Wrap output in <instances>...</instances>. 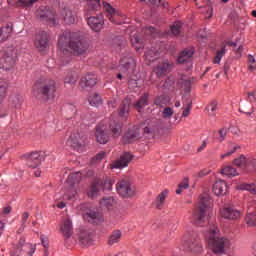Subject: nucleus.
I'll return each instance as SVG.
<instances>
[{"instance_id":"1","label":"nucleus","mask_w":256,"mask_h":256,"mask_svg":"<svg viewBox=\"0 0 256 256\" xmlns=\"http://www.w3.org/2000/svg\"><path fill=\"white\" fill-rule=\"evenodd\" d=\"M58 47L63 55L83 57L89 51V39L77 32H68L59 37Z\"/></svg>"},{"instance_id":"2","label":"nucleus","mask_w":256,"mask_h":256,"mask_svg":"<svg viewBox=\"0 0 256 256\" xmlns=\"http://www.w3.org/2000/svg\"><path fill=\"white\" fill-rule=\"evenodd\" d=\"M34 97L43 103H49L55 99L57 93V83L55 80L41 78L37 80L33 88Z\"/></svg>"},{"instance_id":"3","label":"nucleus","mask_w":256,"mask_h":256,"mask_svg":"<svg viewBox=\"0 0 256 256\" xmlns=\"http://www.w3.org/2000/svg\"><path fill=\"white\" fill-rule=\"evenodd\" d=\"M206 241L215 255H225V249L229 247V240L221 236L219 228L215 226L209 230L206 235Z\"/></svg>"},{"instance_id":"4","label":"nucleus","mask_w":256,"mask_h":256,"mask_svg":"<svg viewBox=\"0 0 256 256\" xmlns=\"http://www.w3.org/2000/svg\"><path fill=\"white\" fill-rule=\"evenodd\" d=\"M210 197L209 194L204 193L200 195L198 203L192 212L191 223L196 227H203L207 220V209H209Z\"/></svg>"},{"instance_id":"5","label":"nucleus","mask_w":256,"mask_h":256,"mask_svg":"<svg viewBox=\"0 0 256 256\" xmlns=\"http://www.w3.org/2000/svg\"><path fill=\"white\" fill-rule=\"evenodd\" d=\"M17 63V50L15 47H8L0 52V69L11 71Z\"/></svg>"},{"instance_id":"6","label":"nucleus","mask_w":256,"mask_h":256,"mask_svg":"<svg viewBox=\"0 0 256 256\" xmlns=\"http://www.w3.org/2000/svg\"><path fill=\"white\" fill-rule=\"evenodd\" d=\"M111 189H113V181L111 179L96 178L92 181L87 195L90 199H95L100 191H111Z\"/></svg>"},{"instance_id":"7","label":"nucleus","mask_w":256,"mask_h":256,"mask_svg":"<svg viewBox=\"0 0 256 256\" xmlns=\"http://www.w3.org/2000/svg\"><path fill=\"white\" fill-rule=\"evenodd\" d=\"M116 189L120 197L123 199H131L137 195V189L129 179H122L116 184Z\"/></svg>"},{"instance_id":"8","label":"nucleus","mask_w":256,"mask_h":256,"mask_svg":"<svg viewBox=\"0 0 256 256\" xmlns=\"http://www.w3.org/2000/svg\"><path fill=\"white\" fill-rule=\"evenodd\" d=\"M163 129V121L157 118H153L144 128V136L146 139H155L157 135H161Z\"/></svg>"},{"instance_id":"9","label":"nucleus","mask_w":256,"mask_h":256,"mask_svg":"<svg viewBox=\"0 0 256 256\" xmlns=\"http://www.w3.org/2000/svg\"><path fill=\"white\" fill-rule=\"evenodd\" d=\"M184 247L191 251L192 253H201L203 251V245L199 239H197V235L193 232H188L183 236Z\"/></svg>"},{"instance_id":"10","label":"nucleus","mask_w":256,"mask_h":256,"mask_svg":"<svg viewBox=\"0 0 256 256\" xmlns=\"http://www.w3.org/2000/svg\"><path fill=\"white\" fill-rule=\"evenodd\" d=\"M76 235L82 247H89L93 245V239L95 238V233L93 232V230L81 227L77 230Z\"/></svg>"},{"instance_id":"11","label":"nucleus","mask_w":256,"mask_h":256,"mask_svg":"<svg viewBox=\"0 0 256 256\" xmlns=\"http://www.w3.org/2000/svg\"><path fill=\"white\" fill-rule=\"evenodd\" d=\"M68 142L72 148H74L76 151H79V149H83V147L87 145V135L75 132L71 134Z\"/></svg>"},{"instance_id":"12","label":"nucleus","mask_w":256,"mask_h":256,"mask_svg":"<svg viewBox=\"0 0 256 256\" xmlns=\"http://www.w3.org/2000/svg\"><path fill=\"white\" fill-rule=\"evenodd\" d=\"M135 159V155L131 152H124L120 155V158L114 161L111 165V169H123L128 167L130 162Z\"/></svg>"},{"instance_id":"13","label":"nucleus","mask_w":256,"mask_h":256,"mask_svg":"<svg viewBox=\"0 0 256 256\" xmlns=\"http://www.w3.org/2000/svg\"><path fill=\"white\" fill-rule=\"evenodd\" d=\"M37 17L42 23H46V25H57L55 13L47 8L38 10Z\"/></svg>"},{"instance_id":"14","label":"nucleus","mask_w":256,"mask_h":256,"mask_svg":"<svg viewBox=\"0 0 256 256\" xmlns=\"http://www.w3.org/2000/svg\"><path fill=\"white\" fill-rule=\"evenodd\" d=\"M97 85V76L93 73H88L84 75L80 80V87L83 91H89Z\"/></svg>"},{"instance_id":"15","label":"nucleus","mask_w":256,"mask_h":256,"mask_svg":"<svg viewBox=\"0 0 256 256\" xmlns=\"http://www.w3.org/2000/svg\"><path fill=\"white\" fill-rule=\"evenodd\" d=\"M87 23L92 31L99 33L101 29H103L104 21H103V14L100 13L99 16H86Z\"/></svg>"},{"instance_id":"16","label":"nucleus","mask_w":256,"mask_h":256,"mask_svg":"<svg viewBox=\"0 0 256 256\" xmlns=\"http://www.w3.org/2000/svg\"><path fill=\"white\" fill-rule=\"evenodd\" d=\"M84 218L92 225H101V223L105 221L103 213L97 210H88L84 215Z\"/></svg>"},{"instance_id":"17","label":"nucleus","mask_w":256,"mask_h":256,"mask_svg":"<svg viewBox=\"0 0 256 256\" xmlns=\"http://www.w3.org/2000/svg\"><path fill=\"white\" fill-rule=\"evenodd\" d=\"M139 139H141V130L137 127H132L125 133L123 143H135V141H139Z\"/></svg>"},{"instance_id":"18","label":"nucleus","mask_w":256,"mask_h":256,"mask_svg":"<svg viewBox=\"0 0 256 256\" xmlns=\"http://www.w3.org/2000/svg\"><path fill=\"white\" fill-rule=\"evenodd\" d=\"M220 215L224 219L235 221L241 217V211L235 209L233 206H225L220 210Z\"/></svg>"},{"instance_id":"19","label":"nucleus","mask_w":256,"mask_h":256,"mask_svg":"<svg viewBox=\"0 0 256 256\" xmlns=\"http://www.w3.org/2000/svg\"><path fill=\"white\" fill-rule=\"evenodd\" d=\"M131 111V98L126 97L121 102L118 107V116L123 120L127 121V117H129V113Z\"/></svg>"},{"instance_id":"20","label":"nucleus","mask_w":256,"mask_h":256,"mask_svg":"<svg viewBox=\"0 0 256 256\" xmlns=\"http://www.w3.org/2000/svg\"><path fill=\"white\" fill-rule=\"evenodd\" d=\"M34 45L39 51H43V49H47L49 47V35L47 32L41 31L36 34Z\"/></svg>"},{"instance_id":"21","label":"nucleus","mask_w":256,"mask_h":256,"mask_svg":"<svg viewBox=\"0 0 256 256\" xmlns=\"http://www.w3.org/2000/svg\"><path fill=\"white\" fill-rule=\"evenodd\" d=\"M26 165L30 169H37L41 165V152L35 151L26 155Z\"/></svg>"},{"instance_id":"22","label":"nucleus","mask_w":256,"mask_h":256,"mask_svg":"<svg viewBox=\"0 0 256 256\" xmlns=\"http://www.w3.org/2000/svg\"><path fill=\"white\" fill-rule=\"evenodd\" d=\"M178 87H181V89H184V95L182 96V99H187V95L191 97V79L187 78L185 75H181V77L177 81Z\"/></svg>"},{"instance_id":"23","label":"nucleus","mask_w":256,"mask_h":256,"mask_svg":"<svg viewBox=\"0 0 256 256\" xmlns=\"http://www.w3.org/2000/svg\"><path fill=\"white\" fill-rule=\"evenodd\" d=\"M60 231L65 241L73 237V222H71V219L69 218L64 219L63 223L60 226Z\"/></svg>"},{"instance_id":"24","label":"nucleus","mask_w":256,"mask_h":256,"mask_svg":"<svg viewBox=\"0 0 256 256\" xmlns=\"http://www.w3.org/2000/svg\"><path fill=\"white\" fill-rule=\"evenodd\" d=\"M193 49L186 48L182 52L179 53L177 58L178 65H185V63H190L191 58L194 55Z\"/></svg>"},{"instance_id":"25","label":"nucleus","mask_w":256,"mask_h":256,"mask_svg":"<svg viewBox=\"0 0 256 256\" xmlns=\"http://www.w3.org/2000/svg\"><path fill=\"white\" fill-rule=\"evenodd\" d=\"M212 191L217 197L227 195V183L223 180L216 181L212 186Z\"/></svg>"},{"instance_id":"26","label":"nucleus","mask_w":256,"mask_h":256,"mask_svg":"<svg viewBox=\"0 0 256 256\" xmlns=\"http://www.w3.org/2000/svg\"><path fill=\"white\" fill-rule=\"evenodd\" d=\"M87 8L85 9V17L93 15L101 9V0H86Z\"/></svg>"},{"instance_id":"27","label":"nucleus","mask_w":256,"mask_h":256,"mask_svg":"<svg viewBox=\"0 0 256 256\" xmlns=\"http://www.w3.org/2000/svg\"><path fill=\"white\" fill-rule=\"evenodd\" d=\"M147 105H149V93H148V92L144 93V94L133 104V107H134V109H136V111H138L139 113H141L142 109H145V107H147Z\"/></svg>"},{"instance_id":"28","label":"nucleus","mask_w":256,"mask_h":256,"mask_svg":"<svg viewBox=\"0 0 256 256\" xmlns=\"http://www.w3.org/2000/svg\"><path fill=\"white\" fill-rule=\"evenodd\" d=\"M109 129L114 139H118V137H121V133H123V128L121 127V124H119V122L115 120L110 121Z\"/></svg>"},{"instance_id":"29","label":"nucleus","mask_w":256,"mask_h":256,"mask_svg":"<svg viewBox=\"0 0 256 256\" xmlns=\"http://www.w3.org/2000/svg\"><path fill=\"white\" fill-rule=\"evenodd\" d=\"M11 109L19 110L23 105V96L12 94L9 98Z\"/></svg>"},{"instance_id":"30","label":"nucleus","mask_w":256,"mask_h":256,"mask_svg":"<svg viewBox=\"0 0 256 256\" xmlns=\"http://www.w3.org/2000/svg\"><path fill=\"white\" fill-rule=\"evenodd\" d=\"M167 195H169V190L165 189L155 199V207L158 211H161L165 205V200L167 199Z\"/></svg>"},{"instance_id":"31","label":"nucleus","mask_w":256,"mask_h":256,"mask_svg":"<svg viewBox=\"0 0 256 256\" xmlns=\"http://www.w3.org/2000/svg\"><path fill=\"white\" fill-rule=\"evenodd\" d=\"M185 109L182 112V117H189L191 114V108L193 107V98L187 94L185 99H182Z\"/></svg>"},{"instance_id":"32","label":"nucleus","mask_w":256,"mask_h":256,"mask_svg":"<svg viewBox=\"0 0 256 256\" xmlns=\"http://www.w3.org/2000/svg\"><path fill=\"white\" fill-rule=\"evenodd\" d=\"M11 33H13V24H6L0 28V43H4V41L11 37Z\"/></svg>"},{"instance_id":"33","label":"nucleus","mask_w":256,"mask_h":256,"mask_svg":"<svg viewBox=\"0 0 256 256\" xmlns=\"http://www.w3.org/2000/svg\"><path fill=\"white\" fill-rule=\"evenodd\" d=\"M96 140L102 145L109 142V135L99 126L96 127Z\"/></svg>"},{"instance_id":"34","label":"nucleus","mask_w":256,"mask_h":256,"mask_svg":"<svg viewBox=\"0 0 256 256\" xmlns=\"http://www.w3.org/2000/svg\"><path fill=\"white\" fill-rule=\"evenodd\" d=\"M212 135L219 143H223L227 139V135H229V128L222 127L218 131H213Z\"/></svg>"},{"instance_id":"35","label":"nucleus","mask_w":256,"mask_h":256,"mask_svg":"<svg viewBox=\"0 0 256 256\" xmlns=\"http://www.w3.org/2000/svg\"><path fill=\"white\" fill-rule=\"evenodd\" d=\"M62 16L66 25H73V23H75V14H73V11H71V9L64 8L62 10Z\"/></svg>"},{"instance_id":"36","label":"nucleus","mask_w":256,"mask_h":256,"mask_svg":"<svg viewBox=\"0 0 256 256\" xmlns=\"http://www.w3.org/2000/svg\"><path fill=\"white\" fill-rule=\"evenodd\" d=\"M122 65H121V71L122 73H127L129 69H133L135 67V59L133 58H124L121 60Z\"/></svg>"},{"instance_id":"37","label":"nucleus","mask_w":256,"mask_h":256,"mask_svg":"<svg viewBox=\"0 0 256 256\" xmlns=\"http://www.w3.org/2000/svg\"><path fill=\"white\" fill-rule=\"evenodd\" d=\"M9 88V83L7 80L0 78V105L5 101V97H7V89Z\"/></svg>"},{"instance_id":"38","label":"nucleus","mask_w":256,"mask_h":256,"mask_svg":"<svg viewBox=\"0 0 256 256\" xmlns=\"http://www.w3.org/2000/svg\"><path fill=\"white\" fill-rule=\"evenodd\" d=\"M113 205H115V198L113 197H104L100 200L101 209H106V211H109Z\"/></svg>"},{"instance_id":"39","label":"nucleus","mask_w":256,"mask_h":256,"mask_svg":"<svg viewBox=\"0 0 256 256\" xmlns=\"http://www.w3.org/2000/svg\"><path fill=\"white\" fill-rule=\"evenodd\" d=\"M67 183L71 187H73V185H77V184L81 183V172L71 173L67 178Z\"/></svg>"},{"instance_id":"40","label":"nucleus","mask_w":256,"mask_h":256,"mask_svg":"<svg viewBox=\"0 0 256 256\" xmlns=\"http://www.w3.org/2000/svg\"><path fill=\"white\" fill-rule=\"evenodd\" d=\"M237 189L239 191H248L249 193H251V195H256V184H247V183H244V184H240L237 186Z\"/></svg>"},{"instance_id":"41","label":"nucleus","mask_w":256,"mask_h":256,"mask_svg":"<svg viewBox=\"0 0 256 256\" xmlns=\"http://www.w3.org/2000/svg\"><path fill=\"white\" fill-rule=\"evenodd\" d=\"M121 236V230H114L108 239V245H115V243H119V241H121Z\"/></svg>"},{"instance_id":"42","label":"nucleus","mask_w":256,"mask_h":256,"mask_svg":"<svg viewBox=\"0 0 256 256\" xmlns=\"http://www.w3.org/2000/svg\"><path fill=\"white\" fill-rule=\"evenodd\" d=\"M222 175H226V177H237L239 175V172H237V169L233 166H226L221 169Z\"/></svg>"},{"instance_id":"43","label":"nucleus","mask_w":256,"mask_h":256,"mask_svg":"<svg viewBox=\"0 0 256 256\" xmlns=\"http://www.w3.org/2000/svg\"><path fill=\"white\" fill-rule=\"evenodd\" d=\"M154 71H155L157 77H161L162 75H165V73H167V71H169V64H167V63L159 64L156 66Z\"/></svg>"},{"instance_id":"44","label":"nucleus","mask_w":256,"mask_h":256,"mask_svg":"<svg viewBox=\"0 0 256 256\" xmlns=\"http://www.w3.org/2000/svg\"><path fill=\"white\" fill-rule=\"evenodd\" d=\"M249 173H256V158H246V168Z\"/></svg>"},{"instance_id":"45","label":"nucleus","mask_w":256,"mask_h":256,"mask_svg":"<svg viewBox=\"0 0 256 256\" xmlns=\"http://www.w3.org/2000/svg\"><path fill=\"white\" fill-rule=\"evenodd\" d=\"M75 195H77V190H75V187L69 186L68 188L64 189V199L71 201Z\"/></svg>"},{"instance_id":"46","label":"nucleus","mask_w":256,"mask_h":256,"mask_svg":"<svg viewBox=\"0 0 256 256\" xmlns=\"http://www.w3.org/2000/svg\"><path fill=\"white\" fill-rule=\"evenodd\" d=\"M88 101L92 107H97V105H101V96L97 93H92L89 95Z\"/></svg>"},{"instance_id":"47","label":"nucleus","mask_w":256,"mask_h":256,"mask_svg":"<svg viewBox=\"0 0 256 256\" xmlns=\"http://www.w3.org/2000/svg\"><path fill=\"white\" fill-rule=\"evenodd\" d=\"M245 221L248 227H256V213H248L245 217Z\"/></svg>"},{"instance_id":"48","label":"nucleus","mask_w":256,"mask_h":256,"mask_svg":"<svg viewBox=\"0 0 256 256\" xmlns=\"http://www.w3.org/2000/svg\"><path fill=\"white\" fill-rule=\"evenodd\" d=\"M246 163H247V157L245 155H240V157L236 158L233 160V165H236V167H244L246 168Z\"/></svg>"},{"instance_id":"49","label":"nucleus","mask_w":256,"mask_h":256,"mask_svg":"<svg viewBox=\"0 0 256 256\" xmlns=\"http://www.w3.org/2000/svg\"><path fill=\"white\" fill-rule=\"evenodd\" d=\"M131 43L133 47L139 49L141 45H143V39L139 36V34H134L131 36Z\"/></svg>"},{"instance_id":"50","label":"nucleus","mask_w":256,"mask_h":256,"mask_svg":"<svg viewBox=\"0 0 256 256\" xmlns=\"http://www.w3.org/2000/svg\"><path fill=\"white\" fill-rule=\"evenodd\" d=\"M105 157H107V152H105V151H101L100 153L96 154L91 159L92 165H96V163H101V161H103V159H105Z\"/></svg>"},{"instance_id":"51","label":"nucleus","mask_w":256,"mask_h":256,"mask_svg":"<svg viewBox=\"0 0 256 256\" xmlns=\"http://www.w3.org/2000/svg\"><path fill=\"white\" fill-rule=\"evenodd\" d=\"M227 45L222 46V48L220 50L217 51L216 56L214 57L213 63L217 64V63H221V59L223 57V55H225Z\"/></svg>"},{"instance_id":"52","label":"nucleus","mask_w":256,"mask_h":256,"mask_svg":"<svg viewBox=\"0 0 256 256\" xmlns=\"http://www.w3.org/2000/svg\"><path fill=\"white\" fill-rule=\"evenodd\" d=\"M39 0H18L16 2V7H31L34 3H37Z\"/></svg>"},{"instance_id":"53","label":"nucleus","mask_w":256,"mask_h":256,"mask_svg":"<svg viewBox=\"0 0 256 256\" xmlns=\"http://www.w3.org/2000/svg\"><path fill=\"white\" fill-rule=\"evenodd\" d=\"M113 47H115L116 49H123V47H125V40L122 37H116L113 39Z\"/></svg>"},{"instance_id":"54","label":"nucleus","mask_w":256,"mask_h":256,"mask_svg":"<svg viewBox=\"0 0 256 256\" xmlns=\"http://www.w3.org/2000/svg\"><path fill=\"white\" fill-rule=\"evenodd\" d=\"M206 111H208L209 115L215 117V111H217V100H213L210 104L206 106Z\"/></svg>"},{"instance_id":"55","label":"nucleus","mask_w":256,"mask_h":256,"mask_svg":"<svg viewBox=\"0 0 256 256\" xmlns=\"http://www.w3.org/2000/svg\"><path fill=\"white\" fill-rule=\"evenodd\" d=\"M163 119H171L173 117V109L166 107L162 112Z\"/></svg>"},{"instance_id":"56","label":"nucleus","mask_w":256,"mask_h":256,"mask_svg":"<svg viewBox=\"0 0 256 256\" xmlns=\"http://www.w3.org/2000/svg\"><path fill=\"white\" fill-rule=\"evenodd\" d=\"M233 51L235 52L236 59H241V57L243 56L242 53L244 51L243 44H240L238 48H234Z\"/></svg>"},{"instance_id":"57","label":"nucleus","mask_w":256,"mask_h":256,"mask_svg":"<svg viewBox=\"0 0 256 256\" xmlns=\"http://www.w3.org/2000/svg\"><path fill=\"white\" fill-rule=\"evenodd\" d=\"M64 83L68 85H75V83H77V79H75L73 75L69 74L65 77Z\"/></svg>"},{"instance_id":"58","label":"nucleus","mask_w":256,"mask_h":256,"mask_svg":"<svg viewBox=\"0 0 256 256\" xmlns=\"http://www.w3.org/2000/svg\"><path fill=\"white\" fill-rule=\"evenodd\" d=\"M142 33H144V35H153L155 33V27L153 26H146L142 29Z\"/></svg>"},{"instance_id":"59","label":"nucleus","mask_w":256,"mask_h":256,"mask_svg":"<svg viewBox=\"0 0 256 256\" xmlns=\"http://www.w3.org/2000/svg\"><path fill=\"white\" fill-rule=\"evenodd\" d=\"M172 35H179L181 33V24L177 23L171 26Z\"/></svg>"},{"instance_id":"60","label":"nucleus","mask_w":256,"mask_h":256,"mask_svg":"<svg viewBox=\"0 0 256 256\" xmlns=\"http://www.w3.org/2000/svg\"><path fill=\"white\" fill-rule=\"evenodd\" d=\"M107 13H108V19L112 22L115 23V19L113 18V16L115 15V8L109 6L107 8Z\"/></svg>"},{"instance_id":"61","label":"nucleus","mask_w":256,"mask_h":256,"mask_svg":"<svg viewBox=\"0 0 256 256\" xmlns=\"http://www.w3.org/2000/svg\"><path fill=\"white\" fill-rule=\"evenodd\" d=\"M26 249H28V255L33 256V253H35L37 247L35 244L28 243L26 244Z\"/></svg>"},{"instance_id":"62","label":"nucleus","mask_w":256,"mask_h":256,"mask_svg":"<svg viewBox=\"0 0 256 256\" xmlns=\"http://www.w3.org/2000/svg\"><path fill=\"white\" fill-rule=\"evenodd\" d=\"M237 149H241V146H235L232 150H230L229 152L222 154L220 156L221 159H225V157H231V155H233V153H235V151H237Z\"/></svg>"},{"instance_id":"63","label":"nucleus","mask_w":256,"mask_h":256,"mask_svg":"<svg viewBox=\"0 0 256 256\" xmlns=\"http://www.w3.org/2000/svg\"><path fill=\"white\" fill-rule=\"evenodd\" d=\"M40 241H41L44 249H49V238L45 237V235H41Z\"/></svg>"},{"instance_id":"64","label":"nucleus","mask_w":256,"mask_h":256,"mask_svg":"<svg viewBox=\"0 0 256 256\" xmlns=\"http://www.w3.org/2000/svg\"><path fill=\"white\" fill-rule=\"evenodd\" d=\"M178 187L182 189H189V178H184L183 182L178 184Z\"/></svg>"}]
</instances>
